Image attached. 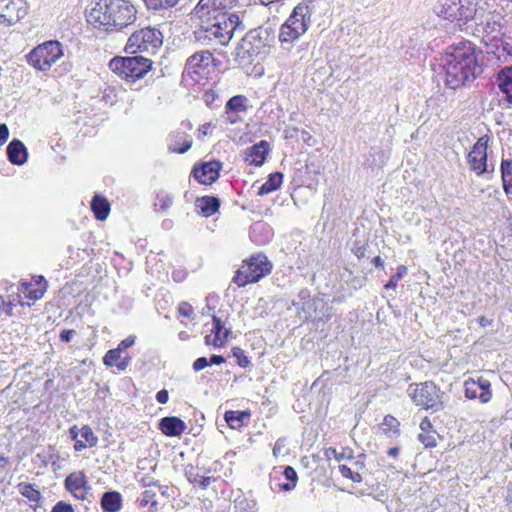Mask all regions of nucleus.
Returning a JSON list of instances; mask_svg holds the SVG:
<instances>
[{"label":"nucleus","instance_id":"obj_39","mask_svg":"<svg viewBox=\"0 0 512 512\" xmlns=\"http://www.w3.org/2000/svg\"><path fill=\"white\" fill-rule=\"evenodd\" d=\"M12 9H16L14 19H17V22L23 19L27 14L26 4L22 0L10 1L6 6V12H11Z\"/></svg>","mask_w":512,"mask_h":512},{"label":"nucleus","instance_id":"obj_52","mask_svg":"<svg viewBox=\"0 0 512 512\" xmlns=\"http://www.w3.org/2000/svg\"><path fill=\"white\" fill-rule=\"evenodd\" d=\"M178 312L181 316L192 318L194 315L193 307L187 302H181L178 306Z\"/></svg>","mask_w":512,"mask_h":512},{"label":"nucleus","instance_id":"obj_41","mask_svg":"<svg viewBox=\"0 0 512 512\" xmlns=\"http://www.w3.org/2000/svg\"><path fill=\"white\" fill-rule=\"evenodd\" d=\"M382 425L384 427V432L389 436H393L399 433L400 423L395 417L391 415H386L384 417Z\"/></svg>","mask_w":512,"mask_h":512},{"label":"nucleus","instance_id":"obj_55","mask_svg":"<svg viewBox=\"0 0 512 512\" xmlns=\"http://www.w3.org/2000/svg\"><path fill=\"white\" fill-rule=\"evenodd\" d=\"M136 337L134 335H129L125 339H123L118 346L116 347L119 351L124 352L126 349L130 348L134 345Z\"/></svg>","mask_w":512,"mask_h":512},{"label":"nucleus","instance_id":"obj_51","mask_svg":"<svg viewBox=\"0 0 512 512\" xmlns=\"http://www.w3.org/2000/svg\"><path fill=\"white\" fill-rule=\"evenodd\" d=\"M219 301V297L216 294H209L206 297V306L203 308V313L209 314L216 308V305Z\"/></svg>","mask_w":512,"mask_h":512},{"label":"nucleus","instance_id":"obj_13","mask_svg":"<svg viewBox=\"0 0 512 512\" xmlns=\"http://www.w3.org/2000/svg\"><path fill=\"white\" fill-rule=\"evenodd\" d=\"M489 137L484 135L480 137L473 145L472 150L467 156L468 164L472 171L477 175H483L489 172L487 165V148Z\"/></svg>","mask_w":512,"mask_h":512},{"label":"nucleus","instance_id":"obj_14","mask_svg":"<svg viewBox=\"0 0 512 512\" xmlns=\"http://www.w3.org/2000/svg\"><path fill=\"white\" fill-rule=\"evenodd\" d=\"M64 486L73 497L78 500H86L88 494L91 492L92 487L89 484L88 478L84 471H74L67 475L64 481Z\"/></svg>","mask_w":512,"mask_h":512},{"label":"nucleus","instance_id":"obj_29","mask_svg":"<svg viewBox=\"0 0 512 512\" xmlns=\"http://www.w3.org/2000/svg\"><path fill=\"white\" fill-rule=\"evenodd\" d=\"M387 155L380 147H371L367 154H365V160L363 166L367 168H380L384 165L387 160Z\"/></svg>","mask_w":512,"mask_h":512},{"label":"nucleus","instance_id":"obj_40","mask_svg":"<svg viewBox=\"0 0 512 512\" xmlns=\"http://www.w3.org/2000/svg\"><path fill=\"white\" fill-rule=\"evenodd\" d=\"M149 10H162L174 7L180 0H143Z\"/></svg>","mask_w":512,"mask_h":512},{"label":"nucleus","instance_id":"obj_45","mask_svg":"<svg viewBox=\"0 0 512 512\" xmlns=\"http://www.w3.org/2000/svg\"><path fill=\"white\" fill-rule=\"evenodd\" d=\"M79 434L90 448L97 445L98 437L94 434L92 428L89 425H84L81 429H79Z\"/></svg>","mask_w":512,"mask_h":512},{"label":"nucleus","instance_id":"obj_24","mask_svg":"<svg viewBox=\"0 0 512 512\" xmlns=\"http://www.w3.org/2000/svg\"><path fill=\"white\" fill-rule=\"evenodd\" d=\"M496 84L504 96V101L512 106V67H504L499 71Z\"/></svg>","mask_w":512,"mask_h":512},{"label":"nucleus","instance_id":"obj_22","mask_svg":"<svg viewBox=\"0 0 512 512\" xmlns=\"http://www.w3.org/2000/svg\"><path fill=\"white\" fill-rule=\"evenodd\" d=\"M159 430L168 437H178L186 429V423L176 416H166L160 419Z\"/></svg>","mask_w":512,"mask_h":512},{"label":"nucleus","instance_id":"obj_36","mask_svg":"<svg viewBox=\"0 0 512 512\" xmlns=\"http://www.w3.org/2000/svg\"><path fill=\"white\" fill-rule=\"evenodd\" d=\"M282 474L287 480V482L278 483L279 489L283 491H291L292 489L295 488L298 480V476L295 469L291 466H286Z\"/></svg>","mask_w":512,"mask_h":512},{"label":"nucleus","instance_id":"obj_33","mask_svg":"<svg viewBox=\"0 0 512 512\" xmlns=\"http://www.w3.org/2000/svg\"><path fill=\"white\" fill-rule=\"evenodd\" d=\"M500 172L502 178V186L505 193L509 196L512 195V160L502 159L500 165Z\"/></svg>","mask_w":512,"mask_h":512},{"label":"nucleus","instance_id":"obj_4","mask_svg":"<svg viewBox=\"0 0 512 512\" xmlns=\"http://www.w3.org/2000/svg\"><path fill=\"white\" fill-rule=\"evenodd\" d=\"M313 8L310 0L300 2L281 25L279 41L285 49H288L285 45H290L307 32L312 23Z\"/></svg>","mask_w":512,"mask_h":512},{"label":"nucleus","instance_id":"obj_27","mask_svg":"<svg viewBox=\"0 0 512 512\" xmlns=\"http://www.w3.org/2000/svg\"><path fill=\"white\" fill-rule=\"evenodd\" d=\"M122 353L117 348L108 350L103 357V363L109 367L116 366L119 371H124L130 364L131 357L127 353L122 356Z\"/></svg>","mask_w":512,"mask_h":512},{"label":"nucleus","instance_id":"obj_21","mask_svg":"<svg viewBox=\"0 0 512 512\" xmlns=\"http://www.w3.org/2000/svg\"><path fill=\"white\" fill-rule=\"evenodd\" d=\"M192 146V138L185 130H176L168 137V150L172 153L183 154Z\"/></svg>","mask_w":512,"mask_h":512},{"label":"nucleus","instance_id":"obj_48","mask_svg":"<svg viewBox=\"0 0 512 512\" xmlns=\"http://www.w3.org/2000/svg\"><path fill=\"white\" fill-rule=\"evenodd\" d=\"M232 356L236 358L237 364L241 368H246L250 365L249 358L245 355L244 350L240 347H233L232 350Z\"/></svg>","mask_w":512,"mask_h":512},{"label":"nucleus","instance_id":"obj_6","mask_svg":"<svg viewBox=\"0 0 512 512\" xmlns=\"http://www.w3.org/2000/svg\"><path fill=\"white\" fill-rule=\"evenodd\" d=\"M269 36L268 29L262 27L247 32L236 49L235 60L238 64H251L254 57L265 53L269 45Z\"/></svg>","mask_w":512,"mask_h":512},{"label":"nucleus","instance_id":"obj_9","mask_svg":"<svg viewBox=\"0 0 512 512\" xmlns=\"http://www.w3.org/2000/svg\"><path fill=\"white\" fill-rule=\"evenodd\" d=\"M272 270V263L263 253L252 255L245 260L242 266L236 271L232 281L238 287H244L249 283H256Z\"/></svg>","mask_w":512,"mask_h":512},{"label":"nucleus","instance_id":"obj_5","mask_svg":"<svg viewBox=\"0 0 512 512\" xmlns=\"http://www.w3.org/2000/svg\"><path fill=\"white\" fill-rule=\"evenodd\" d=\"M292 306L295 307L297 314L303 321H325L330 318L328 313L329 305L323 296L311 297L310 291L303 288L292 300Z\"/></svg>","mask_w":512,"mask_h":512},{"label":"nucleus","instance_id":"obj_32","mask_svg":"<svg viewBox=\"0 0 512 512\" xmlns=\"http://www.w3.org/2000/svg\"><path fill=\"white\" fill-rule=\"evenodd\" d=\"M283 182V174L281 172H273L269 174L267 180L260 186L258 195H267L280 188Z\"/></svg>","mask_w":512,"mask_h":512},{"label":"nucleus","instance_id":"obj_3","mask_svg":"<svg viewBox=\"0 0 512 512\" xmlns=\"http://www.w3.org/2000/svg\"><path fill=\"white\" fill-rule=\"evenodd\" d=\"M137 19V9L128 0H96L87 22L107 33L125 32Z\"/></svg>","mask_w":512,"mask_h":512},{"label":"nucleus","instance_id":"obj_10","mask_svg":"<svg viewBox=\"0 0 512 512\" xmlns=\"http://www.w3.org/2000/svg\"><path fill=\"white\" fill-rule=\"evenodd\" d=\"M63 56L62 44L57 40L46 41L33 48L27 62L38 71H47Z\"/></svg>","mask_w":512,"mask_h":512},{"label":"nucleus","instance_id":"obj_59","mask_svg":"<svg viewBox=\"0 0 512 512\" xmlns=\"http://www.w3.org/2000/svg\"><path fill=\"white\" fill-rule=\"evenodd\" d=\"M75 334V330L73 329H64L60 332L59 338L62 342L68 343L71 341L72 337Z\"/></svg>","mask_w":512,"mask_h":512},{"label":"nucleus","instance_id":"obj_15","mask_svg":"<svg viewBox=\"0 0 512 512\" xmlns=\"http://www.w3.org/2000/svg\"><path fill=\"white\" fill-rule=\"evenodd\" d=\"M490 388V381L483 377L469 378L464 382L465 397L468 399L478 398L483 404L488 403L492 398Z\"/></svg>","mask_w":512,"mask_h":512},{"label":"nucleus","instance_id":"obj_1","mask_svg":"<svg viewBox=\"0 0 512 512\" xmlns=\"http://www.w3.org/2000/svg\"><path fill=\"white\" fill-rule=\"evenodd\" d=\"M237 2L238 0H199L194 14L202 21L206 19L212 23L202 24L195 30V40L215 50L217 45H227L236 31H243L245 27L239 16L228 12Z\"/></svg>","mask_w":512,"mask_h":512},{"label":"nucleus","instance_id":"obj_28","mask_svg":"<svg viewBox=\"0 0 512 512\" xmlns=\"http://www.w3.org/2000/svg\"><path fill=\"white\" fill-rule=\"evenodd\" d=\"M195 206L205 217H210L218 211L220 200L214 196H202L196 198Z\"/></svg>","mask_w":512,"mask_h":512},{"label":"nucleus","instance_id":"obj_35","mask_svg":"<svg viewBox=\"0 0 512 512\" xmlns=\"http://www.w3.org/2000/svg\"><path fill=\"white\" fill-rule=\"evenodd\" d=\"M490 41L494 42L493 46L497 50L501 49L506 55L512 56V35L501 33L500 38L493 36Z\"/></svg>","mask_w":512,"mask_h":512},{"label":"nucleus","instance_id":"obj_57","mask_svg":"<svg viewBox=\"0 0 512 512\" xmlns=\"http://www.w3.org/2000/svg\"><path fill=\"white\" fill-rule=\"evenodd\" d=\"M17 23V19H14V15H11L9 12L6 14H0V24H5L6 26H13Z\"/></svg>","mask_w":512,"mask_h":512},{"label":"nucleus","instance_id":"obj_23","mask_svg":"<svg viewBox=\"0 0 512 512\" xmlns=\"http://www.w3.org/2000/svg\"><path fill=\"white\" fill-rule=\"evenodd\" d=\"M7 158L13 165H23L27 162L28 151L23 142L13 139L6 148Z\"/></svg>","mask_w":512,"mask_h":512},{"label":"nucleus","instance_id":"obj_31","mask_svg":"<svg viewBox=\"0 0 512 512\" xmlns=\"http://www.w3.org/2000/svg\"><path fill=\"white\" fill-rule=\"evenodd\" d=\"M91 210L99 221H104L110 212V203L100 195H95L91 200Z\"/></svg>","mask_w":512,"mask_h":512},{"label":"nucleus","instance_id":"obj_18","mask_svg":"<svg viewBox=\"0 0 512 512\" xmlns=\"http://www.w3.org/2000/svg\"><path fill=\"white\" fill-rule=\"evenodd\" d=\"M212 61L213 54L209 50L196 52L187 59L184 72L191 77L200 75L201 70L207 68Z\"/></svg>","mask_w":512,"mask_h":512},{"label":"nucleus","instance_id":"obj_49","mask_svg":"<svg viewBox=\"0 0 512 512\" xmlns=\"http://www.w3.org/2000/svg\"><path fill=\"white\" fill-rule=\"evenodd\" d=\"M338 469L343 477L348 478L353 482L360 483L363 480L362 476L358 472H353L351 468L344 464L339 465Z\"/></svg>","mask_w":512,"mask_h":512},{"label":"nucleus","instance_id":"obj_16","mask_svg":"<svg viewBox=\"0 0 512 512\" xmlns=\"http://www.w3.org/2000/svg\"><path fill=\"white\" fill-rule=\"evenodd\" d=\"M222 163L218 160H211L197 164L192 169V176L203 185H211L220 176Z\"/></svg>","mask_w":512,"mask_h":512},{"label":"nucleus","instance_id":"obj_20","mask_svg":"<svg viewBox=\"0 0 512 512\" xmlns=\"http://www.w3.org/2000/svg\"><path fill=\"white\" fill-rule=\"evenodd\" d=\"M270 152V145L266 140H261L260 142L252 145L247 148L245 152L244 160L250 165H254L256 167H260L266 161V157Z\"/></svg>","mask_w":512,"mask_h":512},{"label":"nucleus","instance_id":"obj_30","mask_svg":"<svg viewBox=\"0 0 512 512\" xmlns=\"http://www.w3.org/2000/svg\"><path fill=\"white\" fill-rule=\"evenodd\" d=\"M503 16L500 12H491L488 14L486 20L480 24L482 32L489 37L495 32H500L502 29Z\"/></svg>","mask_w":512,"mask_h":512},{"label":"nucleus","instance_id":"obj_60","mask_svg":"<svg viewBox=\"0 0 512 512\" xmlns=\"http://www.w3.org/2000/svg\"><path fill=\"white\" fill-rule=\"evenodd\" d=\"M217 98V94L213 90L205 91L203 95L204 102L207 106L211 107L214 103L215 99Z\"/></svg>","mask_w":512,"mask_h":512},{"label":"nucleus","instance_id":"obj_44","mask_svg":"<svg viewBox=\"0 0 512 512\" xmlns=\"http://www.w3.org/2000/svg\"><path fill=\"white\" fill-rule=\"evenodd\" d=\"M156 494L151 490H145L142 492L141 496L138 498L137 502L140 507H146L148 505L151 508H156L157 500L155 499Z\"/></svg>","mask_w":512,"mask_h":512},{"label":"nucleus","instance_id":"obj_34","mask_svg":"<svg viewBox=\"0 0 512 512\" xmlns=\"http://www.w3.org/2000/svg\"><path fill=\"white\" fill-rule=\"evenodd\" d=\"M249 417V414L244 411H226L224 414V419L228 426L232 429L240 428L244 420Z\"/></svg>","mask_w":512,"mask_h":512},{"label":"nucleus","instance_id":"obj_54","mask_svg":"<svg viewBox=\"0 0 512 512\" xmlns=\"http://www.w3.org/2000/svg\"><path fill=\"white\" fill-rule=\"evenodd\" d=\"M185 476L187 478V480L192 483V484H197L199 479H200V476L195 473V469L192 465H188L185 467Z\"/></svg>","mask_w":512,"mask_h":512},{"label":"nucleus","instance_id":"obj_50","mask_svg":"<svg viewBox=\"0 0 512 512\" xmlns=\"http://www.w3.org/2000/svg\"><path fill=\"white\" fill-rule=\"evenodd\" d=\"M418 440L426 447L433 448L436 446V438L433 434L430 433H420L418 435Z\"/></svg>","mask_w":512,"mask_h":512},{"label":"nucleus","instance_id":"obj_58","mask_svg":"<svg viewBox=\"0 0 512 512\" xmlns=\"http://www.w3.org/2000/svg\"><path fill=\"white\" fill-rule=\"evenodd\" d=\"M366 247L360 242H355L352 248V252L358 257L362 258L365 256Z\"/></svg>","mask_w":512,"mask_h":512},{"label":"nucleus","instance_id":"obj_43","mask_svg":"<svg viewBox=\"0 0 512 512\" xmlns=\"http://www.w3.org/2000/svg\"><path fill=\"white\" fill-rule=\"evenodd\" d=\"M235 508H237L240 512H255L256 501L246 497H238L235 500Z\"/></svg>","mask_w":512,"mask_h":512},{"label":"nucleus","instance_id":"obj_2","mask_svg":"<svg viewBox=\"0 0 512 512\" xmlns=\"http://www.w3.org/2000/svg\"><path fill=\"white\" fill-rule=\"evenodd\" d=\"M482 51L470 41H460L446 48L442 56L445 72V84L450 89H457L469 81H474L481 72L479 57Z\"/></svg>","mask_w":512,"mask_h":512},{"label":"nucleus","instance_id":"obj_26","mask_svg":"<svg viewBox=\"0 0 512 512\" xmlns=\"http://www.w3.org/2000/svg\"><path fill=\"white\" fill-rule=\"evenodd\" d=\"M250 239L257 245L267 244L273 236L272 228L264 222H256L250 227Z\"/></svg>","mask_w":512,"mask_h":512},{"label":"nucleus","instance_id":"obj_12","mask_svg":"<svg viewBox=\"0 0 512 512\" xmlns=\"http://www.w3.org/2000/svg\"><path fill=\"white\" fill-rule=\"evenodd\" d=\"M162 33L153 27L147 26L135 30L127 40L125 51L130 54H136L144 51H155L162 45Z\"/></svg>","mask_w":512,"mask_h":512},{"label":"nucleus","instance_id":"obj_25","mask_svg":"<svg viewBox=\"0 0 512 512\" xmlns=\"http://www.w3.org/2000/svg\"><path fill=\"white\" fill-rule=\"evenodd\" d=\"M100 507L103 512H119L123 507V497L116 490L104 492L100 498Z\"/></svg>","mask_w":512,"mask_h":512},{"label":"nucleus","instance_id":"obj_61","mask_svg":"<svg viewBox=\"0 0 512 512\" xmlns=\"http://www.w3.org/2000/svg\"><path fill=\"white\" fill-rule=\"evenodd\" d=\"M9 137V129L5 123L0 124V146H2Z\"/></svg>","mask_w":512,"mask_h":512},{"label":"nucleus","instance_id":"obj_38","mask_svg":"<svg viewBox=\"0 0 512 512\" xmlns=\"http://www.w3.org/2000/svg\"><path fill=\"white\" fill-rule=\"evenodd\" d=\"M18 490L22 496L31 502L38 503L41 500V493L30 483H19Z\"/></svg>","mask_w":512,"mask_h":512},{"label":"nucleus","instance_id":"obj_63","mask_svg":"<svg viewBox=\"0 0 512 512\" xmlns=\"http://www.w3.org/2000/svg\"><path fill=\"white\" fill-rule=\"evenodd\" d=\"M141 484L143 487H152V486H155V487H160V484H159V481L158 480H155L153 479L152 477L150 476H144L142 479H141Z\"/></svg>","mask_w":512,"mask_h":512},{"label":"nucleus","instance_id":"obj_17","mask_svg":"<svg viewBox=\"0 0 512 512\" xmlns=\"http://www.w3.org/2000/svg\"><path fill=\"white\" fill-rule=\"evenodd\" d=\"M248 99L244 95H235L231 97L225 105V119L229 124H236L242 121L240 113H245L248 109Z\"/></svg>","mask_w":512,"mask_h":512},{"label":"nucleus","instance_id":"obj_53","mask_svg":"<svg viewBox=\"0 0 512 512\" xmlns=\"http://www.w3.org/2000/svg\"><path fill=\"white\" fill-rule=\"evenodd\" d=\"M50 512H74V508L70 503L65 501H58L51 509Z\"/></svg>","mask_w":512,"mask_h":512},{"label":"nucleus","instance_id":"obj_56","mask_svg":"<svg viewBox=\"0 0 512 512\" xmlns=\"http://www.w3.org/2000/svg\"><path fill=\"white\" fill-rule=\"evenodd\" d=\"M207 366H209V359L206 357H199L192 364V368L195 372H199Z\"/></svg>","mask_w":512,"mask_h":512},{"label":"nucleus","instance_id":"obj_46","mask_svg":"<svg viewBox=\"0 0 512 512\" xmlns=\"http://www.w3.org/2000/svg\"><path fill=\"white\" fill-rule=\"evenodd\" d=\"M353 451L351 449H343L342 452H338L335 448L329 447L325 450V455L328 459L335 458L337 461L343 459H351Z\"/></svg>","mask_w":512,"mask_h":512},{"label":"nucleus","instance_id":"obj_8","mask_svg":"<svg viewBox=\"0 0 512 512\" xmlns=\"http://www.w3.org/2000/svg\"><path fill=\"white\" fill-rule=\"evenodd\" d=\"M477 4L472 0H438L433 12L445 20L456 21L459 26L467 24L476 15Z\"/></svg>","mask_w":512,"mask_h":512},{"label":"nucleus","instance_id":"obj_11","mask_svg":"<svg viewBox=\"0 0 512 512\" xmlns=\"http://www.w3.org/2000/svg\"><path fill=\"white\" fill-rule=\"evenodd\" d=\"M407 393L417 406L425 409L439 411L442 409V392L432 381H425L419 384H410Z\"/></svg>","mask_w":512,"mask_h":512},{"label":"nucleus","instance_id":"obj_7","mask_svg":"<svg viewBox=\"0 0 512 512\" xmlns=\"http://www.w3.org/2000/svg\"><path fill=\"white\" fill-rule=\"evenodd\" d=\"M109 68L127 82H135L143 78L152 68V61L141 55L116 56L109 62Z\"/></svg>","mask_w":512,"mask_h":512},{"label":"nucleus","instance_id":"obj_42","mask_svg":"<svg viewBox=\"0 0 512 512\" xmlns=\"http://www.w3.org/2000/svg\"><path fill=\"white\" fill-rule=\"evenodd\" d=\"M407 274V267L404 265H400L397 267V272L392 275L389 281L384 285L386 290H394L396 289L398 282Z\"/></svg>","mask_w":512,"mask_h":512},{"label":"nucleus","instance_id":"obj_64","mask_svg":"<svg viewBox=\"0 0 512 512\" xmlns=\"http://www.w3.org/2000/svg\"><path fill=\"white\" fill-rule=\"evenodd\" d=\"M169 392L166 389H161L156 393V400L160 404H165L168 402Z\"/></svg>","mask_w":512,"mask_h":512},{"label":"nucleus","instance_id":"obj_37","mask_svg":"<svg viewBox=\"0 0 512 512\" xmlns=\"http://www.w3.org/2000/svg\"><path fill=\"white\" fill-rule=\"evenodd\" d=\"M173 204V196L165 191L156 194L154 207L156 211L166 212Z\"/></svg>","mask_w":512,"mask_h":512},{"label":"nucleus","instance_id":"obj_19","mask_svg":"<svg viewBox=\"0 0 512 512\" xmlns=\"http://www.w3.org/2000/svg\"><path fill=\"white\" fill-rule=\"evenodd\" d=\"M212 324L213 327L211 329V333L213 336L211 334L207 335L205 337V344L213 345L216 348H221L226 344V341L231 333V329L225 328L221 318L216 315H212Z\"/></svg>","mask_w":512,"mask_h":512},{"label":"nucleus","instance_id":"obj_47","mask_svg":"<svg viewBox=\"0 0 512 512\" xmlns=\"http://www.w3.org/2000/svg\"><path fill=\"white\" fill-rule=\"evenodd\" d=\"M69 436H70L71 440L74 441V450L75 451L80 452V451L86 449L87 447H89V445L85 441L78 439L79 429L76 425L72 426L69 429Z\"/></svg>","mask_w":512,"mask_h":512},{"label":"nucleus","instance_id":"obj_62","mask_svg":"<svg viewBox=\"0 0 512 512\" xmlns=\"http://www.w3.org/2000/svg\"><path fill=\"white\" fill-rule=\"evenodd\" d=\"M13 307L14 303L12 301H5L4 298L1 297L0 309L3 310L7 315H12Z\"/></svg>","mask_w":512,"mask_h":512}]
</instances>
